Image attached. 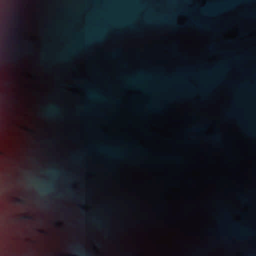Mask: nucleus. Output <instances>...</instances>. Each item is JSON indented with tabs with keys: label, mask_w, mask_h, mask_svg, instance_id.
I'll return each mask as SVG.
<instances>
[{
	"label": "nucleus",
	"mask_w": 256,
	"mask_h": 256,
	"mask_svg": "<svg viewBox=\"0 0 256 256\" xmlns=\"http://www.w3.org/2000/svg\"><path fill=\"white\" fill-rule=\"evenodd\" d=\"M46 174L48 178V181L45 183L46 185V188L43 191L52 200L56 194V188L54 184L56 170L54 168H49Z\"/></svg>",
	"instance_id": "obj_1"
},
{
	"label": "nucleus",
	"mask_w": 256,
	"mask_h": 256,
	"mask_svg": "<svg viewBox=\"0 0 256 256\" xmlns=\"http://www.w3.org/2000/svg\"><path fill=\"white\" fill-rule=\"evenodd\" d=\"M246 1V0H230L226 1L224 2V3L220 4L219 8L216 10V12H218L224 10H231L235 8V6L238 4L243 3ZM202 11L205 14L208 13L209 14H213L216 13V12H210L208 10L204 8H202Z\"/></svg>",
	"instance_id": "obj_2"
},
{
	"label": "nucleus",
	"mask_w": 256,
	"mask_h": 256,
	"mask_svg": "<svg viewBox=\"0 0 256 256\" xmlns=\"http://www.w3.org/2000/svg\"><path fill=\"white\" fill-rule=\"evenodd\" d=\"M58 107L56 105L49 104L46 108L44 116L50 120H53L58 115Z\"/></svg>",
	"instance_id": "obj_3"
},
{
	"label": "nucleus",
	"mask_w": 256,
	"mask_h": 256,
	"mask_svg": "<svg viewBox=\"0 0 256 256\" xmlns=\"http://www.w3.org/2000/svg\"><path fill=\"white\" fill-rule=\"evenodd\" d=\"M84 248L85 247L84 244H77L74 250V252L76 254V256H92L89 252H84Z\"/></svg>",
	"instance_id": "obj_4"
},
{
	"label": "nucleus",
	"mask_w": 256,
	"mask_h": 256,
	"mask_svg": "<svg viewBox=\"0 0 256 256\" xmlns=\"http://www.w3.org/2000/svg\"><path fill=\"white\" fill-rule=\"evenodd\" d=\"M98 150H100L101 152L106 153L108 154L110 156L114 157V158H118V156L120 154L122 155V154H118L112 151L110 148H108L105 146H100L98 149Z\"/></svg>",
	"instance_id": "obj_5"
},
{
	"label": "nucleus",
	"mask_w": 256,
	"mask_h": 256,
	"mask_svg": "<svg viewBox=\"0 0 256 256\" xmlns=\"http://www.w3.org/2000/svg\"><path fill=\"white\" fill-rule=\"evenodd\" d=\"M72 199L74 202H78L83 200V198L78 194H74L72 195Z\"/></svg>",
	"instance_id": "obj_6"
},
{
	"label": "nucleus",
	"mask_w": 256,
	"mask_h": 256,
	"mask_svg": "<svg viewBox=\"0 0 256 256\" xmlns=\"http://www.w3.org/2000/svg\"><path fill=\"white\" fill-rule=\"evenodd\" d=\"M83 45L82 44H78L76 45L74 48V50H73V51H72V53L74 54V55H77L78 52H79V50H80V48L82 47Z\"/></svg>",
	"instance_id": "obj_7"
},
{
	"label": "nucleus",
	"mask_w": 256,
	"mask_h": 256,
	"mask_svg": "<svg viewBox=\"0 0 256 256\" xmlns=\"http://www.w3.org/2000/svg\"><path fill=\"white\" fill-rule=\"evenodd\" d=\"M138 84L137 82H136V79L134 78H130L128 80V86H135L136 84Z\"/></svg>",
	"instance_id": "obj_8"
},
{
	"label": "nucleus",
	"mask_w": 256,
	"mask_h": 256,
	"mask_svg": "<svg viewBox=\"0 0 256 256\" xmlns=\"http://www.w3.org/2000/svg\"><path fill=\"white\" fill-rule=\"evenodd\" d=\"M190 24L194 25L198 28L202 27V25L198 21L192 20L190 22Z\"/></svg>",
	"instance_id": "obj_9"
},
{
	"label": "nucleus",
	"mask_w": 256,
	"mask_h": 256,
	"mask_svg": "<svg viewBox=\"0 0 256 256\" xmlns=\"http://www.w3.org/2000/svg\"><path fill=\"white\" fill-rule=\"evenodd\" d=\"M94 222H97V223H98V224H100V225L102 227H104V225L103 221L100 218H96L94 220Z\"/></svg>",
	"instance_id": "obj_10"
},
{
	"label": "nucleus",
	"mask_w": 256,
	"mask_h": 256,
	"mask_svg": "<svg viewBox=\"0 0 256 256\" xmlns=\"http://www.w3.org/2000/svg\"><path fill=\"white\" fill-rule=\"evenodd\" d=\"M213 140L220 141V136L219 134H215L212 137Z\"/></svg>",
	"instance_id": "obj_11"
},
{
	"label": "nucleus",
	"mask_w": 256,
	"mask_h": 256,
	"mask_svg": "<svg viewBox=\"0 0 256 256\" xmlns=\"http://www.w3.org/2000/svg\"><path fill=\"white\" fill-rule=\"evenodd\" d=\"M46 58L50 61H52L53 60L52 54L50 52H48L46 55Z\"/></svg>",
	"instance_id": "obj_12"
},
{
	"label": "nucleus",
	"mask_w": 256,
	"mask_h": 256,
	"mask_svg": "<svg viewBox=\"0 0 256 256\" xmlns=\"http://www.w3.org/2000/svg\"><path fill=\"white\" fill-rule=\"evenodd\" d=\"M22 218L26 220H32L34 218L30 215H26L23 216Z\"/></svg>",
	"instance_id": "obj_13"
},
{
	"label": "nucleus",
	"mask_w": 256,
	"mask_h": 256,
	"mask_svg": "<svg viewBox=\"0 0 256 256\" xmlns=\"http://www.w3.org/2000/svg\"><path fill=\"white\" fill-rule=\"evenodd\" d=\"M16 202L18 203L21 204H24L26 202L25 200L24 199L18 198L16 199Z\"/></svg>",
	"instance_id": "obj_14"
},
{
	"label": "nucleus",
	"mask_w": 256,
	"mask_h": 256,
	"mask_svg": "<svg viewBox=\"0 0 256 256\" xmlns=\"http://www.w3.org/2000/svg\"><path fill=\"white\" fill-rule=\"evenodd\" d=\"M102 36L100 35V36H96V37L93 38L92 40L96 42H100L102 40Z\"/></svg>",
	"instance_id": "obj_15"
},
{
	"label": "nucleus",
	"mask_w": 256,
	"mask_h": 256,
	"mask_svg": "<svg viewBox=\"0 0 256 256\" xmlns=\"http://www.w3.org/2000/svg\"><path fill=\"white\" fill-rule=\"evenodd\" d=\"M245 230L248 234H254V231L252 229L246 228L245 229Z\"/></svg>",
	"instance_id": "obj_16"
},
{
	"label": "nucleus",
	"mask_w": 256,
	"mask_h": 256,
	"mask_svg": "<svg viewBox=\"0 0 256 256\" xmlns=\"http://www.w3.org/2000/svg\"><path fill=\"white\" fill-rule=\"evenodd\" d=\"M201 130V128H194L192 129V131L198 132Z\"/></svg>",
	"instance_id": "obj_17"
},
{
	"label": "nucleus",
	"mask_w": 256,
	"mask_h": 256,
	"mask_svg": "<svg viewBox=\"0 0 256 256\" xmlns=\"http://www.w3.org/2000/svg\"><path fill=\"white\" fill-rule=\"evenodd\" d=\"M75 158L78 161H80L82 160V157L80 156H76Z\"/></svg>",
	"instance_id": "obj_18"
},
{
	"label": "nucleus",
	"mask_w": 256,
	"mask_h": 256,
	"mask_svg": "<svg viewBox=\"0 0 256 256\" xmlns=\"http://www.w3.org/2000/svg\"><path fill=\"white\" fill-rule=\"evenodd\" d=\"M224 216H226V218L228 219V220H230V218L229 216V214L228 213V212H225L224 213Z\"/></svg>",
	"instance_id": "obj_19"
},
{
	"label": "nucleus",
	"mask_w": 256,
	"mask_h": 256,
	"mask_svg": "<svg viewBox=\"0 0 256 256\" xmlns=\"http://www.w3.org/2000/svg\"><path fill=\"white\" fill-rule=\"evenodd\" d=\"M227 115L228 116H230V117H232V116H235V114H234V112L228 113V114H227Z\"/></svg>",
	"instance_id": "obj_20"
},
{
	"label": "nucleus",
	"mask_w": 256,
	"mask_h": 256,
	"mask_svg": "<svg viewBox=\"0 0 256 256\" xmlns=\"http://www.w3.org/2000/svg\"><path fill=\"white\" fill-rule=\"evenodd\" d=\"M66 222V216H65V222ZM66 233V226H65V234ZM66 244V234H65V244ZM65 256L66 255L65 254Z\"/></svg>",
	"instance_id": "obj_21"
},
{
	"label": "nucleus",
	"mask_w": 256,
	"mask_h": 256,
	"mask_svg": "<svg viewBox=\"0 0 256 256\" xmlns=\"http://www.w3.org/2000/svg\"><path fill=\"white\" fill-rule=\"evenodd\" d=\"M45 204H46V206H47V207L49 208L50 207V203L48 202V201H46L45 202Z\"/></svg>",
	"instance_id": "obj_22"
},
{
	"label": "nucleus",
	"mask_w": 256,
	"mask_h": 256,
	"mask_svg": "<svg viewBox=\"0 0 256 256\" xmlns=\"http://www.w3.org/2000/svg\"><path fill=\"white\" fill-rule=\"evenodd\" d=\"M80 210H81L82 212V213H83V212H84V208H83V207H82V206H80Z\"/></svg>",
	"instance_id": "obj_23"
},
{
	"label": "nucleus",
	"mask_w": 256,
	"mask_h": 256,
	"mask_svg": "<svg viewBox=\"0 0 256 256\" xmlns=\"http://www.w3.org/2000/svg\"><path fill=\"white\" fill-rule=\"evenodd\" d=\"M118 54V52H116L114 53L112 55H113V56H117Z\"/></svg>",
	"instance_id": "obj_24"
},
{
	"label": "nucleus",
	"mask_w": 256,
	"mask_h": 256,
	"mask_svg": "<svg viewBox=\"0 0 256 256\" xmlns=\"http://www.w3.org/2000/svg\"><path fill=\"white\" fill-rule=\"evenodd\" d=\"M86 87L89 88L90 87V84H85Z\"/></svg>",
	"instance_id": "obj_25"
},
{
	"label": "nucleus",
	"mask_w": 256,
	"mask_h": 256,
	"mask_svg": "<svg viewBox=\"0 0 256 256\" xmlns=\"http://www.w3.org/2000/svg\"><path fill=\"white\" fill-rule=\"evenodd\" d=\"M238 238H244V236H242V235L238 236Z\"/></svg>",
	"instance_id": "obj_26"
},
{
	"label": "nucleus",
	"mask_w": 256,
	"mask_h": 256,
	"mask_svg": "<svg viewBox=\"0 0 256 256\" xmlns=\"http://www.w3.org/2000/svg\"><path fill=\"white\" fill-rule=\"evenodd\" d=\"M234 224L235 226H238V224H235V223H234Z\"/></svg>",
	"instance_id": "obj_27"
},
{
	"label": "nucleus",
	"mask_w": 256,
	"mask_h": 256,
	"mask_svg": "<svg viewBox=\"0 0 256 256\" xmlns=\"http://www.w3.org/2000/svg\"><path fill=\"white\" fill-rule=\"evenodd\" d=\"M76 18H78V16H76Z\"/></svg>",
	"instance_id": "obj_28"
}]
</instances>
